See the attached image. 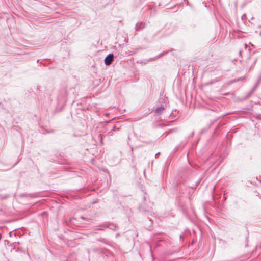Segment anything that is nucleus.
<instances>
[{
	"label": "nucleus",
	"mask_w": 261,
	"mask_h": 261,
	"mask_svg": "<svg viewBox=\"0 0 261 261\" xmlns=\"http://www.w3.org/2000/svg\"><path fill=\"white\" fill-rule=\"evenodd\" d=\"M166 105L165 103H161L159 105L155 110V113L156 115H160L162 111L166 108Z\"/></svg>",
	"instance_id": "1"
},
{
	"label": "nucleus",
	"mask_w": 261,
	"mask_h": 261,
	"mask_svg": "<svg viewBox=\"0 0 261 261\" xmlns=\"http://www.w3.org/2000/svg\"><path fill=\"white\" fill-rule=\"evenodd\" d=\"M159 153H160L159 152V153H156V154H155V156H156L157 155H158V154H159Z\"/></svg>",
	"instance_id": "13"
},
{
	"label": "nucleus",
	"mask_w": 261,
	"mask_h": 261,
	"mask_svg": "<svg viewBox=\"0 0 261 261\" xmlns=\"http://www.w3.org/2000/svg\"><path fill=\"white\" fill-rule=\"evenodd\" d=\"M119 233L117 234L116 237L119 236Z\"/></svg>",
	"instance_id": "14"
},
{
	"label": "nucleus",
	"mask_w": 261,
	"mask_h": 261,
	"mask_svg": "<svg viewBox=\"0 0 261 261\" xmlns=\"http://www.w3.org/2000/svg\"><path fill=\"white\" fill-rule=\"evenodd\" d=\"M6 242L7 243L8 245H9V246H11V247L13 246V244L10 243V242L8 241H6Z\"/></svg>",
	"instance_id": "8"
},
{
	"label": "nucleus",
	"mask_w": 261,
	"mask_h": 261,
	"mask_svg": "<svg viewBox=\"0 0 261 261\" xmlns=\"http://www.w3.org/2000/svg\"><path fill=\"white\" fill-rule=\"evenodd\" d=\"M104 240V239H100L98 240L99 241H100V242H103Z\"/></svg>",
	"instance_id": "11"
},
{
	"label": "nucleus",
	"mask_w": 261,
	"mask_h": 261,
	"mask_svg": "<svg viewBox=\"0 0 261 261\" xmlns=\"http://www.w3.org/2000/svg\"><path fill=\"white\" fill-rule=\"evenodd\" d=\"M101 226H103L106 228H109L110 229L115 230L117 227V225L115 224L111 223H105L102 224Z\"/></svg>",
	"instance_id": "3"
},
{
	"label": "nucleus",
	"mask_w": 261,
	"mask_h": 261,
	"mask_svg": "<svg viewBox=\"0 0 261 261\" xmlns=\"http://www.w3.org/2000/svg\"><path fill=\"white\" fill-rule=\"evenodd\" d=\"M259 84H260L259 80H257L256 83H255L254 86L252 88V91H255V90L256 89V88H257V87Z\"/></svg>",
	"instance_id": "7"
},
{
	"label": "nucleus",
	"mask_w": 261,
	"mask_h": 261,
	"mask_svg": "<svg viewBox=\"0 0 261 261\" xmlns=\"http://www.w3.org/2000/svg\"><path fill=\"white\" fill-rule=\"evenodd\" d=\"M260 35H261V32L260 33Z\"/></svg>",
	"instance_id": "15"
},
{
	"label": "nucleus",
	"mask_w": 261,
	"mask_h": 261,
	"mask_svg": "<svg viewBox=\"0 0 261 261\" xmlns=\"http://www.w3.org/2000/svg\"><path fill=\"white\" fill-rule=\"evenodd\" d=\"M257 80H259V83H260V82H261V75L259 76V77H258Z\"/></svg>",
	"instance_id": "10"
},
{
	"label": "nucleus",
	"mask_w": 261,
	"mask_h": 261,
	"mask_svg": "<svg viewBox=\"0 0 261 261\" xmlns=\"http://www.w3.org/2000/svg\"><path fill=\"white\" fill-rule=\"evenodd\" d=\"M255 91H252V89L248 93H247V94H246V96H245V98L247 99L249 97H250L251 95L252 94V93L254 92Z\"/></svg>",
	"instance_id": "6"
},
{
	"label": "nucleus",
	"mask_w": 261,
	"mask_h": 261,
	"mask_svg": "<svg viewBox=\"0 0 261 261\" xmlns=\"http://www.w3.org/2000/svg\"><path fill=\"white\" fill-rule=\"evenodd\" d=\"M257 80H259V83H260V82H261V75L259 76V77H258Z\"/></svg>",
	"instance_id": "9"
},
{
	"label": "nucleus",
	"mask_w": 261,
	"mask_h": 261,
	"mask_svg": "<svg viewBox=\"0 0 261 261\" xmlns=\"http://www.w3.org/2000/svg\"><path fill=\"white\" fill-rule=\"evenodd\" d=\"M145 27V23L143 22H140L136 24L135 28L136 31H140Z\"/></svg>",
	"instance_id": "4"
},
{
	"label": "nucleus",
	"mask_w": 261,
	"mask_h": 261,
	"mask_svg": "<svg viewBox=\"0 0 261 261\" xmlns=\"http://www.w3.org/2000/svg\"><path fill=\"white\" fill-rule=\"evenodd\" d=\"M114 59V55L113 54H109L105 59L104 62L105 65H110Z\"/></svg>",
	"instance_id": "2"
},
{
	"label": "nucleus",
	"mask_w": 261,
	"mask_h": 261,
	"mask_svg": "<svg viewBox=\"0 0 261 261\" xmlns=\"http://www.w3.org/2000/svg\"><path fill=\"white\" fill-rule=\"evenodd\" d=\"M98 229L100 230H104L102 228H99Z\"/></svg>",
	"instance_id": "12"
},
{
	"label": "nucleus",
	"mask_w": 261,
	"mask_h": 261,
	"mask_svg": "<svg viewBox=\"0 0 261 261\" xmlns=\"http://www.w3.org/2000/svg\"><path fill=\"white\" fill-rule=\"evenodd\" d=\"M168 51H164V52H163L162 53H161L160 55H159L158 56L153 58L152 60H156L161 57H162L163 56H164V55L167 54Z\"/></svg>",
	"instance_id": "5"
}]
</instances>
